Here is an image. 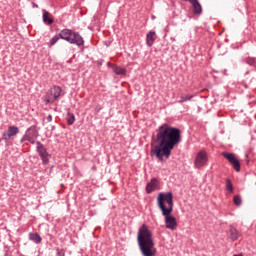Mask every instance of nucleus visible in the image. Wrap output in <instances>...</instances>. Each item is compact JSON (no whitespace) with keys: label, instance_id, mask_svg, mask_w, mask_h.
<instances>
[{"label":"nucleus","instance_id":"nucleus-3","mask_svg":"<svg viewBox=\"0 0 256 256\" xmlns=\"http://www.w3.org/2000/svg\"><path fill=\"white\" fill-rule=\"evenodd\" d=\"M137 243L143 256L157 255V248H155V242L153 241V232L145 224L138 230Z\"/></svg>","mask_w":256,"mask_h":256},{"label":"nucleus","instance_id":"nucleus-12","mask_svg":"<svg viewBox=\"0 0 256 256\" xmlns=\"http://www.w3.org/2000/svg\"><path fill=\"white\" fill-rule=\"evenodd\" d=\"M191 5L193 7L194 15H201L203 13V8L201 7V3H199V0H194Z\"/></svg>","mask_w":256,"mask_h":256},{"label":"nucleus","instance_id":"nucleus-27","mask_svg":"<svg viewBox=\"0 0 256 256\" xmlns=\"http://www.w3.org/2000/svg\"><path fill=\"white\" fill-rule=\"evenodd\" d=\"M110 65H111V62L108 63V66H110Z\"/></svg>","mask_w":256,"mask_h":256},{"label":"nucleus","instance_id":"nucleus-23","mask_svg":"<svg viewBox=\"0 0 256 256\" xmlns=\"http://www.w3.org/2000/svg\"><path fill=\"white\" fill-rule=\"evenodd\" d=\"M255 61H256L255 58H249L247 63L248 65H255Z\"/></svg>","mask_w":256,"mask_h":256},{"label":"nucleus","instance_id":"nucleus-11","mask_svg":"<svg viewBox=\"0 0 256 256\" xmlns=\"http://www.w3.org/2000/svg\"><path fill=\"white\" fill-rule=\"evenodd\" d=\"M159 187V181L156 178H152L146 185V193H153Z\"/></svg>","mask_w":256,"mask_h":256},{"label":"nucleus","instance_id":"nucleus-7","mask_svg":"<svg viewBox=\"0 0 256 256\" xmlns=\"http://www.w3.org/2000/svg\"><path fill=\"white\" fill-rule=\"evenodd\" d=\"M62 89L60 86H53L46 93V103H55L59 97H61Z\"/></svg>","mask_w":256,"mask_h":256},{"label":"nucleus","instance_id":"nucleus-5","mask_svg":"<svg viewBox=\"0 0 256 256\" xmlns=\"http://www.w3.org/2000/svg\"><path fill=\"white\" fill-rule=\"evenodd\" d=\"M37 137H39V130H37V126L32 125L26 130L20 142L25 143V141H28L29 143H31V145H35V141H37Z\"/></svg>","mask_w":256,"mask_h":256},{"label":"nucleus","instance_id":"nucleus-6","mask_svg":"<svg viewBox=\"0 0 256 256\" xmlns=\"http://www.w3.org/2000/svg\"><path fill=\"white\" fill-rule=\"evenodd\" d=\"M209 161V154L207 151L200 150L194 159V167L195 169H201V167H205Z\"/></svg>","mask_w":256,"mask_h":256},{"label":"nucleus","instance_id":"nucleus-25","mask_svg":"<svg viewBox=\"0 0 256 256\" xmlns=\"http://www.w3.org/2000/svg\"><path fill=\"white\" fill-rule=\"evenodd\" d=\"M101 109H102L101 105H98V106L95 107V111H97V113H99V111H101Z\"/></svg>","mask_w":256,"mask_h":256},{"label":"nucleus","instance_id":"nucleus-2","mask_svg":"<svg viewBox=\"0 0 256 256\" xmlns=\"http://www.w3.org/2000/svg\"><path fill=\"white\" fill-rule=\"evenodd\" d=\"M157 203L163 217H165V227L170 231L177 229V219L171 215L173 213V193L160 192L157 196Z\"/></svg>","mask_w":256,"mask_h":256},{"label":"nucleus","instance_id":"nucleus-13","mask_svg":"<svg viewBox=\"0 0 256 256\" xmlns=\"http://www.w3.org/2000/svg\"><path fill=\"white\" fill-rule=\"evenodd\" d=\"M155 31H150L146 36V45L148 47H153V43H155V37H156Z\"/></svg>","mask_w":256,"mask_h":256},{"label":"nucleus","instance_id":"nucleus-26","mask_svg":"<svg viewBox=\"0 0 256 256\" xmlns=\"http://www.w3.org/2000/svg\"><path fill=\"white\" fill-rule=\"evenodd\" d=\"M1 141H3V138H0V143H1Z\"/></svg>","mask_w":256,"mask_h":256},{"label":"nucleus","instance_id":"nucleus-16","mask_svg":"<svg viewBox=\"0 0 256 256\" xmlns=\"http://www.w3.org/2000/svg\"><path fill=\"white\" fill-rule=\"evenodd\" d=\"M29 240L33 241V243H36L37 245L42 241L41 236L38 233H30Z\"/></svg>","mask_w":256,"mask_h":256},{"label":"nucleus","instance_id":"nucleus-21","mask_svg":"<svg viewBox=\"0 0 256 256\" xmlns=\"http://www.w3.org/2000/svg\"><path fill=\"white\" fill-rule=\"evenodd\" d=\"M241 203H243V201L241 200V196H234V205H236V207H239L241 206Z\"/></svg>","mask_w":256,"mask_h":256},{"label":"nucleus","instance_id":"nucleus-1","mask_svg":"<svg viewBox=\"0 0 256 256\" xmlns=\"http://www.w3.org/2000/svg\"><path fill=\"white\" fill-rule=\"evenodd\" d=\"M155 143L156 145L152 147L151 153L159 161H167L171 157V151L181 143V130L164 123L156 130Z\"/></svg>","mask_w":256,"mask_h":256},{"label":"nucleus","instance_id":"nucleus-18","mask_svg":"<svg viewBox=\"0 0 256 256\" xmlns=\"http://www.w3.org/2000/svg\"><path fill=\"white\" fill-rule=\"evenodd\" d=\"M194 97V95L183 94L180 96V100L178 101V103H187V101H191V99H193Z\"/></svg>","mask_w":256,"mask_h":256},{"label":"nucleus","instance_id":"nucleus-9","mask_svg":"<svg viewBox=\"0 0 256 256\" xmlns=\"http://www.w3.org/2000/svg\"><path fill=\"white\" fill-rule=\"evenodd\" d=\"M19 135V127L17 126H8L7 130L2 133V139L5 143H9L11 139Z\"/></svg>","mask_w":256,"mask_h":256},{"label":"nucleus","instance_id":"nucleus-20","mask_svg":"<svg viewBox=\"0 0 256 256\" xmlns=\"http://www.w3.org/2000/svg\"><path fill=\"white\" fill-rule=\"evenodd\" d=\"M67 116L68 125H73V123H75V114L68 112Z\"/></svg>","mask_w":256,"mask_h":256},{"label":"nucleus","instance_id":"nucleus-19","mask_svg":"<svg viewBox=\"0 0 256 256\" xmlns=\"http://www.w3.org/2000/svg\"><path fill=\"white\" fill-rule=\"evenodd\" d=\"M226 191L227 193L231 194L233 193V183L231 182V179H226Z\"/></svg>","mask_w":256,"mask_h":256},{"label":"nucleus","instance_id":"nucleus-22","mask_svg":"<svg viewBox=\"0 0 256 256\" xmlns=\"http://www.w3.org/2000/svg\"><path fill=\"white\" fill-rule=\"evenodd\" d=\"M57 254L59 255V256H65V250L64 249H57Z\"/></svg>","mask_w":256,"mask_h":256},{"label":"nucleus","instance_id":"nucleus-15","mask_svg":"<svg viewBox=\"0 0 256 256\" xmlns=\"http://www.w3.org/2000/svg\"><path fill=\"white\" fill-rule=\"evenodd\" d=\"M229 233L231 241H237V239H239V231H237V228L230 226Z\"/></svg>","mask_w":256,"mask_h":256},{"label":"nucleus","instance_id":"nucleus-14","mask_svg":"<svg viewBox=\"0 0 256 256\" xmlns=\"http://www.w3.org/2000/svg\"><path fill=\"white\" fill-rule=\"evenodd\" d=\"M42 19L46 25H53V18H51V14L47 10H43Z\"/></svg>","mask_w":256,"mask_h":256},{"label":"nucleus","instance_id":"nucleus-8","mask_svg":"<svg viewBox=\"0 0 256 256\" xmlns=\"http://www.w3.org/2000/svg\"><path fill=\"white\" fill-rule=\"evenodd\" d=\"M221 155H222V157H224V159H226L228 161V163H230V165H232L233 169L237 173H239V171H241V163L239 162V160L237 159L235 154H233L231 152H222Z\"/></svg>","mask_w":256,"mask_h":256},{"label":"nucleus","instance_id":"nucleus-24","mask_svg":"<svg viewBox=\"0 0 256 256\" xmlns=\"http://www.w3.org/2000/svg\"><path fill=\"white\" fill-rule=\"evenodd\" d=\"M46 119H47L48 123H51V121H53V116L50 114L47 116Z\"/></svg>","mask_w":256,"mask_h":256},{"label":"nucleus","instance_id":"nucleus-4","mask_svg":"<svg viewBox=\"0 0 256 256\" xmlns=\"http://www.w3.org/2000/svg\"><path fill=\"white\" fill-rule=\"evenodd\" d=\"M60 39H63V41H67L71 45H77L78 47H81V45L85 44V40H83V37L79 32H75L71 29H63L60 31L58 35H55L49 42V47H53L59 41Z\"/></svg>","mask_w":256,"mask_h":256},{"label":"nucleus","instance_id":"nucleus-17","mask_svg":"<svg viewBox=\"0 0 256 256\" xmlns=\"http://www.w3.org/2000/svg\"><path fill=\"white\" fill-rule=\"evenodd\" d=\"M113 72L116 75H127V69L117 66V65L113 66Z\"/></svg>","mask_w":256,"mask_h":256},{"label":"nucleus","instance_id":"nucleus-10","mask_svg":"<svg viewBox=\"0 0 256 256\" xmlns=\"http://www.w3.org/2000/svg\"><path fill=\"white\" fill-rule=\"evenodd\" d=\"M36 145V151L39 154L40 159H42L44 165H47V163H49V152H47V148H45L43 143L39 141L36 142Z\"/></svg>","mask_w":256,"mask_h":256}]
</instances>
